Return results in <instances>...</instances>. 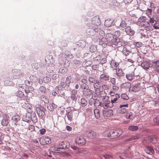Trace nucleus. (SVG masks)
I'll list each match as a JSON object with an SVG mask.
<instances>
[{"label": "nucleus", "instance_id": "nucleus-23", "mask_svg": "<svg viewBox=\"0 0 159 159\" xmlns=\"http://www.w3.org/2000/svg\"><path fill=\"white\" fill-rule=\"evenodd\" d=\"M104 37L103 36L99 39V44L100 45H102L103 47H105L106 45L104 43L107 42L106 36L105 37Z\"/></svg>", "mask_w": 159, "mask_h": 159}, {"label": "nucleus", "instance_id": "nucleus-10", "mask_svg": "<svg viewBox=\"0 0 159 159\" xmlns=\"http://www.w3.org/2000/svg\"><path fill=\"white\" fill-rule=\"evenodd\" d=\"M128 107V104L120 105L119 108V112L121 114H124L127 112V110L126 108Z\"/></svg>", "mask_w": 159, "mask_h": 159}, {"label": "nucleus", "instance_id": "nucleus-17", "mask_svg": "<svg viewBox=\"0 0 159 159\" xmlns=\"http://www.w3.org/2000/svg\"><path fill=\"white\" fill-rule=\"evenodd\" d=\"M102 114L104 117H110L113 115V111L111 110H104L102 111Z\"/></svg>", "mask_w": 159, "mask_h": 159}, {"label": "nucleus", "instance_id": "nucleus-14", "mask_svg": "<svg viewBox=\"0 0 159 159\" xmlns=\"http://www.w3.org/2000/svg\"><path fill=\"white\" fill-rule=\"evenodd\" d=\"M45 61L48 64H52L54 62L52 56L50 55H48L46 57Z\"/></svg>", "mask_w": 159, "mask_h": 159}, {"label": "nucleus", "instance_id": "nucleus-8", "mask_svg": "<svg viewBox=\"0 0 159 159\" xmlns=\"http://www.w3.org/2000/svg\"><path fill=\"white\" fill-rule=\"evenodd\" d=\"M117 100H105L102 103L103 107L105 108L107 107H111L113 106V103L115 102Z\"/></svg>", "mask_w": 159, "mask_h": 159}, {"label": "nucleus", "instance_id": "nucleus-12", "mask_svg": "<svg viewBox=\"0 0 159 159\" xmlns=\"http://www.w3.org/2000/svg\"><path fill=\"white\" fill-rule=\"evenodd\" d=\"M99 78L101 80L106 82L109 80L110 76L107 73L104 72L101 75Z\"/></svg>", "mask_w": 159, "mask_h": 159}, {"label": "nucleus", "instance_id": "nucleus-27", "mask_svg": "<svg viewBox=\"0 0 159 159\" xmlns=\"http://www.w3.org/2000/svg\"><path fill=\"white\" fill-rule=\"evenodd\" d=\"M152 67L154 69H157L159 67V60L152 62Z\"/></svg>", "mask_w": 159, "mask_h": 159}, {"label": "nucleus", "instance_id": "nucleus-32", "mask_svg": "<svg viewBox=\"0 0 159 159\" xmlns=\"http://www.w3.org/2000/svg\"><path fill=\"white\" fill-rule=\"evenodd\" d=\"M77 45L81 48H83L85 46L86 43L83 40H80L77 42Z\"/></svg>", "mask_w": 159, "mask_h": 159}, {"label": "nucleus", "instance_id": "nucleus-38", "mask_svg": "<svg viewBox=\"0 0 159 159\" xmlns=\"http://www.w3.org/2000/svg\"><path fill=\"white\" fill-rule=\"evenodd\" d=\"M31 119L33 122L36 123L37 121V118L35 113H34L31 116Z\"/></svg>", "mask_w": 159, "mask_h": 159}, {"label": "nucleus", "instance_id": "nucleus-7", "mask_svg": "<svg viewBox=\"0 0 159 159\" xmlns=\"http://www.w3.org/2000/svg\"><path fill=\"white\" fill-rule=\"evenodd\" d=\"M22 103V107L27 110V111L28 113L30 114L32 113L33 107L30 104L28 103V102H25L24 103Z\"/></svg>", "mask_w": 159, "mask_h": 159}, {"label": "nucleus", "instance_id": "nucleus-16", "mask_svg": "<svg viewBox=\"0 0 159 159\" xmlns=\"http://www.w3.org/2000/svg\"><path fill=\"white\" fill-rule=\"evenodd\" d=\"M92 22L95 25L98 26L100 24V20L98 16L94 17L92 19Z\"/></svg>", "mask_w": 159, "mask_h": 159}, {"label": "nucleus", "instance_id": "nucleus-19", "mask_svg": "<svg viewBox=\"0 0 159 159\" xmlns=\"http://www.w3.org/2000/svg\"><path fill=\"white\" fill-rule=\"evenodd\" d=\"M3 117V118L1 124L3 126H7L9 123V118L7 117L6 115H5Z\"/></svg>", "mask_w": 159, "mask_h": 159}, {"label": "nucleus", "instance_id": "nucleus-57", "mask_svg": "<svg viewBox=\"0 0 159 159\" xmlns=\"http://www.w3.org/2000/svg\"><path fill=\"white\" fill-rule=\"evenodd\" d=\"M125 117L127 119H132L134 118L133 116L132 115L128 114H126Z\"/></svg>", "mask_w": 159, "mask_h": 159}, {"label": "nucleus", "instance_id": "nucleus-31", "mask_svg": "<svg viewBox=\"0 0 159 159\" xmlns=\"http://www.w3.org/2000/svg\"><path fill=\"white\" fill-rule=\"evenodd\" d=\"M134 75V72H132L127 74L126 75V77L128 80H131L133 79Z\"/></svg>", "mask_w": 159, "mask_h": 159}, {"label": "nucleus", "instance_id": "nucleus-56", "mask_svg": "<svg viewBox=\"0 0 159 159\" xmlns=\"http://www.w3.org/2000/svg\"><path fill=\"white\" fill-rule=\"evenodd\" d=\"M102 57L101 55H98L96 57L94 58L93 61H99Z\"/></svg>", "mask_w": 159, "mask_h": 159}, {"label": "nucleus", "instance_id": "nucleus-18", "mask_svg": "<svg viewBox=\"0 0 159 159\" xmlns=\"http://www.w3.org/2000/svg\"><path fill=\"white\" fill-rule=\"evenodd\" d=\"M113 20L111 19H108L105 20L104 25L107 27H111L114 25Z\"/></svg>", "mask_w": 159, "mask_h": 159}, {"label": "nucleus", "instance_id": "nucleus-22", "mask_svg": "<svg viewBox=\"0 0 159 159\" xmlns=\"http://www.w3.org/2000/svg\"><path fill=\"white\" fill-rule=\"evenodd\" d=\"M120 41V39L119 38L117 37H115L114 38L112 39L110 46L112 45L113 44L115 45H117Z\"/></svg>", "mask_w": 159, "mask_h": 159}, {"label": "nucleus", "instance_id": "nucleus-33", "mask_svg": "<svg viewBox=\"0 0 159 159\" xmlns=\"http://www.w3.org/2000/svg\"><path fill=\"white\" fill-rule=\"evenodd\" d=\"M72 78L71 76H68L66 77L65 81L66 84L67 86L69 87L70 85V83H71V80Z\"/></svg>", "mask_w": 159, "mask_h": 159}, {"label": "nucleus", "instance_id": "nucleus-61", "mask_svg": "<svg viewBox=\"0 0 159 159\" xmlns=\"http://www.w3.org/2000/svg\"><path fill=\"white\" fill-rule=\"evenodd\" d=\"M40 134H43L46 132V130L43 128L42 129L39 130Z\"/></svg>", "mask_w": 159, "mask_h": 159}, {"label": "nucleus", "instance_id": "nucleus-28", "mask_svg": "<svg viewBox=\"0 0 159 159\" xmlns=\"http://www.w3.org/2000/svg\"><path fill=\"white\" fill-rule=\"evenodd\" d=\"M116 74L118 76H122L125 75L122 69H117L116 70Z\"/></svg>", "mask_w": 159, "mask_h": 159}, {"label": "nucleus", "instance_id": "nucleus-43", "mask_svg": "<svg viewBox=\"0 0 159 159\" xmlns=\"http://www.w3.org/2000/svg\"><path fill=\"white\" fill-rule=\"evenodd\" d=\"M100 92V97H102V98H102V99H107V97H105L104 95H105L104 92L102 91L101 92Z\"/></svg>", "mask_w": 159, "mask_h": 159}, {"label": "nucleus", "instance_id": "nucleus-54", "mask_svg": "<svg viewBox=\"0 0 159 159\" xmlns=\"http://www.w3.org/2000/svg\"><path fill=\"white\" fill-rule=\"evenodd\" d=\"M24 95V93L23 92L19 91L18 92L17 96L19 97H22Z\"/></svg>", "mask_w": 159, "mask_h": 159}, {"label": "nucleus", "instance_id": "nucleus-13", "mask_svg": "<svg viewBox=\"0 0 159 159\" xmlns=\"http://www.w3.org/2000/svg\"><path fill=\"white\" fill-rule=\"evenodd\" d=\"M20 117L19 115H15L12 117V122L13 124L16 126L17 125L18 122L20 120Z\"/></svg>", "mask_w": 159, "mask_h": 159}, {"label": "nucleus", "instance_id": "nucleus-60", "mask_svg": "<svg viewBox=\"0 0 159 159\" xmlns=\"http://www.w3.org/2000/svg\"><path fill=\"white\" fill-rule=\"evenodd\" d=\"M134 44L136 47L139 48L142 46V43L140 42H137L135 43Z\"/></svg>", "mask_w": 159, "mask_h": 159}, {"label": "nucleus", "instance_id": "nucleus-37", "mask_svg": "<svg viewBox=\"0 0 159 159\" xmlns=\"http://www.w3.org/2000/svg\"><path fill=\"white\" fill-rule=\"evenodd\" d=\"M139 139V137L137 135L132 136L130 138H129L127 139V141H132L134 139Z\"/></svg>", "mask_w": 159, "mask_h": 159}, {"label": "nucleus", "instance_id": "nucleus-4", "mask_svg": "<svg viewBox=\"0 0 159 159\" xmlns=\"http://www.w3.org/2000/svg\"><path fill=\"white\" fill-rule=\"evenodd\" d=\"M138 21L139 22L141 25L146 27L150 25V24L148 21L146 19V18L144 16H141L138 19Z\"/></svg>", "mask_w": 159, "mask_h": 159}, {"label": "nucleus", "instance_id": "nucleus-3", "mask_svg": "<svg viewBox=\"0 0 159 159\" xmlns=\"http://www.w3.org/2000/svg\"><path fill=\"white\" fill-rule=\"evenodd\" d=\"M35 108L38 116L42 118H43L45 115V108L39 104L36 105L35 106Z\"/></svg>", "mask_w": 159, "mask_h": 159}, {"label": "nucleus", "instance_id": "nucleus-25", "mask_svg": "<svg viewBox=\"0 0 159 159\" xmlns=\"http://www.w3.org/2000/svg\"><path fill=\"white\" fill-rule=\"evenodd\" d=\"M66 82H61L60 83V84L59 85L57 86L58 90L57 92L58 93V91H59V92H60V90H62L63 89V88H64L66 87L67 85H66Z\"/></svg>", "mask_w": 159, "mask_h": 159}, {"label": "nucleus", "instance_id": "nucleus-50", "mask_svg": "<svg viewBox=\"0 0 159 159\" xmlns=\"http://www.w3.org/2000/svg\"><path fill=\"white\" fill-rule=\"evenodd\" d=\"M127 24L125 21H122L120 25V26L122 27H125L127 26Z\"/></svg>", "mask_w": 159, "mask_h": 159}, {"label": "nucleus", "instance_id": "nucleus-47", "mask_svg": "<svg viewBox=\"0 0 159 159\" xmlns=\"http://www.w3.org/2000/svg\"><path fill=\"white\" fill-rule=\"evenodd\" d=\"M153 27L155 29H159V21H157L153 25Z\"/></svg>", "mask_w": 159, "mask_h": 159}, {"label": "nucleus", "instance_id": "nucleus-58", "mask_svg": "<svg viewBox=\"0 0 159 159\" xmlns=\"http://www.w3.org/2000/svg\"><path fill=\"white\" fill-rule=\"evenodd\" d=\"M43 81H45L46 83H48L51 80V79L48 77H46L43 78Z\"/></svg>", "mask_w": 159, "mask_h": 159}, {"label": "nucleus", "instance_id": "nucleus-49", "mask_svg": "<svg viewBox=\"0 0 159 159\" xmlns=\"http://www.w3.org/2000/svg\"><path fill=\"white\" fill-rule=\"evenodd\" d=\"M64 66L65 67H68L70 65V62L67 59L65 60V62L64 63Z\"/></svg>", "mask_w": 159, "mask_h": 159}, {"label": "nucleus", "instance_id": "nucleus-5", "mask_svg": "<svg viewBox=\"0 0 159 159\" xmlns=\"http://www.w3.org/2000/svg\"><path fill=\"white\" fill-rule=\"evenodd\" d=\"M39 141L41 145H45L50 143L51 141V139L48 136H43L41 137Z\"/></svg>", "mask_w": 159, "mask_h": 159}, {"label": "nucleus", "instance_id": "nucleus-55", "mask_svg": "<svg viewBox=\"0 0 159 159\" xmlns=\"http://www.w3.org/2000/svg\"><path fill=\"white\" fill-rule=\"evenodd\" d=\"M81 103L83 106L86 105L88 104V102L86 100H81Z\"/></svg>", "mask_w": 159, "mask_h": 159}, {"label": "nucleus", "instance_id": "nucleus-44", "mask_svg": "<svg viewBox=\"0 0 159 159\" xmlns=\"http://www.w3.org/2000/svg\"><path fill=\"white\" fill-rule=\"evenodd\" d=\"M28 129L30 132L34 131L35 130L34 127L32 125H29L28 127Z\"/></svg>", "mask_w": 159, "mask_h": 159}, {"label": "nucleus", "instance_id": "nucleus-48", "mask_svg": "<svg viewBox=\"0 0 159 159\" xmlns=\"http://www.w3.org/2000/svg\"><path fill=\"white\" fill-rule=\"evenodd\" d=\"M39 90L43 93H45L46 91V89L43 86H41L39 88Z\"/></svg>", "mask_w": 159, "mask_h": 159}, {"label": "nucleus", "instance_id": "nucleus-34", "mask_svg": "<svg viewBox=\"0 0 159 159\" xmlns=\"http://www.w3.org/2000/svg\"><path fill=\"white\" fill-rule=\"evenodd\" d=\"M141 66L144 69H148L149 67V65L147 61H144L141 63Z\"/></svg>", "mask_w": 159, "mask_h": 159}, {"label": "nucleus", "instance_id": "nucleus-46", "mask_svg": "<svg viewBox=\"0 0 159 159\" xmlns=\"http://www.w3.org/2000/svg\"><path fill=\"white\" fill-rule=\"evenodd\" d=\"M121 98L123 99H128L129 98L125 93H123L121 95Z\"/></svg>", "mask_w": 159, "mask_h": 159}, {"label": "nucleus", "instance_id": "nucleus-35", "mask_svg": "<svg viewBox=\"0 0 159 159\" xmlns=\"http://www.w3.org/2000/svg\"><path fill=\"white\" fill-rule=\"evenodd\" d=\"M152 10L151 9L148 8L146 11V14L148 17H151L152 16Z\"/></svg>", "mask_w": 159, "mask_h": 159}, {"label": "nucleus", "instance_id": "nucleus-64", "mask_svg": "<svg viewBox=\"0 0 159 159\" xmlns=\"http://www.w3.org/2000/svg\"><path fill=\"white\" fill-rule=\"evenodd\" d=\"M103 156L105 159H108L110 157H111L110 155L106 154L103 155Z\"/></svg>", "mask_w": 159, "mask_h": 159}, {"label": "nucleus", "instance_id": "nucleus-9", "mask_svg": "<svg viewBox=\"0 0 159 159\" xmlns=\"http://www.w3.org/2000/svg\"><path fill=\"white\" fill-rule=\"evenodd\" d=\"M75 142L80 146L84 145L86 142V139L83 137L77 138L75 140Z\"/></svg>", "mask_w": 159, "mask_h": 159}, {"label": "nucleus", "instance_id": "nucleus-20", "mask_svg": "<svg viewBox=\"0 0 159 159\" xmlns=\"http://www.w3.org/2000/svg\"><path fill=\"white\" fill-rule=\"evenodd\" d=\"M94 31L96 32L98 31V29L96 28L93 29L89 28L87 29L86 32L88 35H92L94 34Z\"/></svg>", "mask_w": 159, "mask_h": 159}, {"label": "nucleus", "instance_id": "nucleus-30", "mask_svg": "<svg viewBox=\"0 0 159 159\" xmlns=\"http://www.w3.org/2000/svg\"><path fill=\"white\" fill-rule=\"evenodd\" d=\"M139 89V88L138 86H131L129 89V90L134 92H138Z\"/></svg>", "mask_w": 159, "mask_h": 159}, {"label": "nucleus", "instance_id": "nucleus-36", "mask_svg": "<svg viewBox=\"0 0 159 159\" xmlns=\"http://www.w3.org/2000/svg\"><path fill=\"white\" fill-rule=\"evenodd\" d=\"M105 36V33L103 31L101 30L99 31V34L97 36L99 39H100L103 36Z\"/></svg>", "mask_w": 159, "mask_h": 159}, {"label": "nucleus", "instance_id": "nucleus-6", "mask_svg": "<svg viewBox=\"0 0 159 159\" xmlns=\"http://www.w3.org/2000/svg\"><path fill=\"white\" fill-rule=\"evenodd\" d=\"M44 101V105L47 106L48 109L50 111H53L54 108H56V105L53 102H49V100H45Z\"/></svg>", "mask_w": 159, "mask_h": 159}, {"label": "nucleus", "instance_id": "nucleus-52", "mask_svg": "<svg viewBox=\"0 0 159 159\" xmlns=\"http://www.w3.org/2000/svg\"><path fill=\"white\" fill-rule=\"evenodd\" d=\"M89 81L90 83H95L96 80L94 78L92 77H89Z\"/></svg>", "mask_w": 159, "mask_h": 159}, {"label": "nucleus", "instance_id": "nucleus-62", "mask_svg": "<svg viewBox=\"0 0 159 159\" xmlns=\"http://www.w3.org/2000/svg\"><path fill=\"white\" fill-rule=\"evenodd\" d=\"M113 3L114 5L116 6H118L120 5L119 3L115 0H113Z\"/></svg>", "mask_w": 159, "mask_h": 159}, {"label": "nucleus", "instance_id": "nucleus-39", "mask_svg": "<svg viewBox=\"0 0 159 159\" xmlns=\"http://www.w3.org/2000/svg\"><path fill=\"white\" fill-rule=\"evenodd\" d=\"M81 88L82 89H84L85 90H86L88 91L89 90L88 86L86 84H82L81 85Z\"/></svg>", "mask_w": 159, "mask_h": 159}, {"label": "nucleus", "instance_id": "nucleus-24", "mask_svg": "<svg viewBox=\"0 0 159 159\" xmlns=\"http://www.w3.org/2000/svg\"><path fill=\"white\" fill-rule=\"evenodd\" d=\"M106 37L107 41L108 42H109L110 43L109 45H110L113 39L114 38V36L113 34H108L106 35Z\"/></svg>", "mask_w": 159, "mask_h": 159}, {"label": "nucleus", "instance_id": "nucleus-21", "mask_svg": "<svg viewBox=\"0 0 159 159\" xmlns=\"http://www.w3.org/2000/svg\"><path fill=\"white\" fill-rule=\"evenodd\" d=\"M145 150L146 153L151 155L154 152L152 148L150 146L146 147L145 148Z\"/></svg>", "mask_w": 159, "mask_h": 159}, {"label": "nucleus", "instance_id": "nucleus-41", "mask_svg": "<svg viewBox=\"0 0 159 159\" xmlns=\"http://www.w3.org/2000/svg\"><path fill=\"white\" fill-rule=\"evenodd\" d=\"M129 129L131 131H135L138 129V127L137 126H130L129 127Z\"/></svg>", "mask_w": 159, "mask_h": 159}, {"label": "nucleus", "instance_id": "nucleus-26", "mask_svg": "<svg viewBox=\"0 0 159 159\" xmlns=\"http://www.w3.org/2000/svg\"><path fill=\"white\" fill-rule=\"evenodd\" d=\"M66 115L67 116L68 119L70 121H71L73 119V112L71 111H69L68 112L67 111H66Z\"/></svg>", "mask_w": 159, "mask_h": 159}, {"label": "nucleus", "instance_id": "nucleus-53", "mask_svg": "<svg viewBox=\"0 0 159 159\" xmlns=\"http://www.w3.org/2000/svg\"><path fill=\"white\" fill-rule=\"evenodd\" d=\"M133 0H123V2L125 3L127 5H129L131 3Z\"/></svg>", "mask_w": 159, "mask_h": 159}, {"label": "nucleus", "instance_id": "nucleus-51", "mask_svg": "<svg viewBox=\"0 0 159 159\" xmlns=\"http://www.w3.org/2000/svg\"><path fill=\"white\" fill-rule=\"evenodd\" d=\"M101 88L103 90H107L108 89V86L106 84L102 85Z\"/></svg>", "mask_w": 159, "mask_h": 159}, {"label": "nucleus", "instance_id": "nucleus-29", "mask_svg": "<svg viewBox=\"0 0 159 159\" xmlns=\"http://www.w3.org/2000/svg\"><path fill=\"white\" fill-rule=\"evenodd\" d=\"M95 117L96 119H98L100 116V113L99 110L98 109H95L93 111Z\"/></svg>", "mask_w": 159, "mask_h": 159}, {"label": "nucleus", "instance_id": "nucleus-63", "mask_svg": "<svg viewBox=\"0 0 159 159\" xmlns=\"http://www.w3.org/2000/svg\"><path fill=\"white\" fill-rule=\"evenodd\" d=\"M98 67V65H94L92 66V68L93 70H96Z\"/></svg>", "mask_w": 159, "mask_h": 159}, {"label": "nucleus", "instance_id": "nucleus-2", "mask_svg": "<svg viewBox=\"0 0 159 159\" xmlns=\"http://www.w3.org/2000/svg\"><path fill=\"white\" fill-rule=\"evenodd\" d=\"M122 134V131L120 130H111L107 134V136L110 139H114L120 136Z\"/></svg>", "mask_w": 159, "mask_h": 159}, {"label": "nucleus", "instance_id": "nucleus-11", "mask_svg": "<svg viewBox=\"0 0 159 159\" xmlns=\"http://www.w3.org/2000/svg\"><path fill=\"white\" fill-rule=\"evenodd\" d=\"M86 135L89 138L93 139L96 137V133L91 130H89L86 132Z\"/></svg>", "mask_w": 159, "mask_h": 159}, {"label": "nucleus", "instance_id": "nucleus-15", "mask_svg": "<svg viewBox=\"0 0 159 159\" xmlns=\"http://www.w3.org/2000/svg\"><path fill=\"white\" fill-rule=\"evenodd\" d=\"M125 32L127 34L132 36L135 34V31L130 26H127L125 28Z\"/></svg>", "mask_w": 159, "mask_h": 159}, {"label": "nucleus", "instance_id": "nucleus-1", "mask_svg": "<svg viewBox=\"0 0 159 159\" xmlns=\"http://www.w3.org/2000/svg\"><path fill=\"white\" fill-rule=\"evenodd\" d=\"M102 84L99 81L96 80V82L93 84V87L95 93L92 95V98L93 99H96L97 98V93H99L100 91V89L101 88Z\"/></svg>", "mask_w": 159, "mask_h": 159}, {"label": "nucleus", "instance_id": "nucleus-45", "mask_svg": "<svg viewBox=\"0 0 159 159\" xmlns=\"http://www.w3.org/2000/svg\"><path fill=\"white\" fill-rule=\"evenodd\" d=\"M119 86L117 85H114L112 86V89L114 91L116 92L119 89Z\"/></svg>", "mask_w": 159, "mask_h": 159}, {"label": "nucleus", "instance_id": "nucleus-59", "mask_svg": "<svg viewBox=\"0 0 159 159\" xmlns=\"http://www.w3.org/2000/svg\"><path fill=\"white\" fill-rule=\"evenodd\" d=\"M110 82L113 85L116 84V80L115 78H111L110 79Z\"/></svg>", "mask_w": 159, "mask_h": 159}, {"label": "nucleus", "instance_id": "nucleus-40", "mask_svg": "<svg viewBox=\"0 0 159 159\" xmlns=\"http://www.w3.org/2000/svg\"><path fill=\"white\" fill-rule=\"evenodd\" d=\"M122 52L123 54L125 56H128L130 53V52L129 50H127L126 48H124Z\"/></svg>", "mask_w": 159, "mask_h": 159}, {"label": "nucleus", "instance_id": "nucleus-42", "mask_svg": "<svg viewBox=\"0 0 159 159\" xmlns=\"http://www.w3.org/2000/svg\"><path fill=\"white\" fill-rule=\"evenodd\" d=\"M90 93V90L89 89V91L87 90H84L83 91V94L86 98L90 96L89 93Z\"/></svg>", "mask_w": 159, "mask_h": 159}]
</instances>
